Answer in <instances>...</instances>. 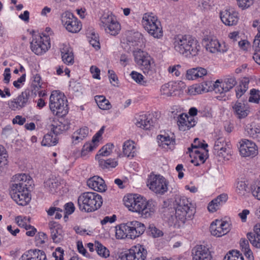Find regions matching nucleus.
<instances>
[{
	"instance_id": "nucleus-1",
	"label": "nucleus",
	"mask_w": 260,
	"mask_h": 260,
	"mask_svg": "<svg viewBox=\"0 0 260 260\" xmlns=\"http://www.w3.org/2000/svg\"><path fill=\"white\" fill-rule=\"evenodd\" d=\"M125 206L129 211L138 213L143 218L151 217L156 210V202L152 200L147 201L137 194H129L124 197Z\"/></svg>"
},
{
	"instance_id": "nucleus-2",
	"label": "nucleus",
	"mask_w": 260,
	"mask_h": 260,
	"mask_svg": "<svg viewBox=\"0 0 260 260\" xmlns=\"http://www.w3.org/2000/svg\"><path fill=\"white\" fill-rule=\"evenodd\" d=\"M175 50L186 57L196 56L200 50V45L197 40L190 35H177L174 38Z\"/></svg>"
},
{
	"instance_id": "nucleus-3",
	"label": "nucleus",
	"mask_w": 260,
	"mask_h": 260,
	"mask_svg": "<svg viewBox=\"0 0 260 260\" xmlns=\"http://www.w3.org/2000/svg\"><path fill=\"white\" fill-rule=\"evenodd\" d=\"M145 230L144 224L137 221H133L116 227L115 235L117 239L127 238L134 239L142 235Z\"/></svg>"
},
{
	"instance_id": "nucleus-4",
	"label": "nucleus",
	"mask_w": 260,
	"mask_h": 260,
	"mask_svg": "<svg viewBox=\"0 0 260 260\" xmlns=\"http://www.w3.org/2000/svg\"><path fill=\"white\" fill-rule=\"evenodd\" d=\"M102 204L101 196L95 192H84L78 199V205L80 210L85 212L94 211L100 208Z\"/></svg>"
},
{
	"instance_id": "nucleus-5",
	"label": "nucleus",
	"mask_w": 260,
	"mask_h": 260,
	"mask_svg": "<svg viewBox=\"0 0 260 260\" xmlns=\"http://www.w3.org/2000/svg\"><path fill=\"white\" fill-rule=\"evenodd\" d=\"M174 205L175 216L178 220L184 223L186 220L191 218L193 214L192 210L190 209L191 204L186 197L176 195Z\"/></svg>"
},
{
	"instance_id": "nucleus-6",
	"label": "nucleus",
	"mask_w": 260,
	"mask_h": 260,
	"mask_svg": "<svg viewBox=\"0 0 260 260\" xmlns=\"http://www.w3.org/2000/svg\"><path fill=\"white\" fill-rule=\"evenodd\" d=\"M49 107L53 114L59 117L66 115L68 112L66 98L57 91H53L50 96Z\"/></svg>"
},
{
	"instance_id": "nucleus-7",
	"label": "nucleus",
	"mask_w": 260,
	"mask_h": 260,
	"mask_svg": "<svg viewBox=\"0 0 260 260\" xmlns=\"http://www.w3.org/2000/svg\"><path fill=\"white\" fill-rule=\"evenodd\" d=\"M142 23L145 29L154 38L159 39L162 36L163 31L160 22L153 14H144Z\"/></svg>"
},
{
	"instance_id": "nucleus-8",
	"label": "nucleus",
	"mask_w": 260,
	"mask_h": 260,
	"mask_svg": "<svg viewBox=\"0 0 260 260\" xmlns=\"http://www.w3.org/2000/svg\"><path fill=\"white\" fill-rule=\"evenodd\" d=\"M142 23L145 29L154 38L159 39L162 36L163 31L160 22L153 14H144Z\"/></svg>"
},
{
	"instance_id": "nucleus-9",
	"label": "nucleus",
	"mask_w": 260,
	"mask_h": 260,
	"mask_svg": "<svg viewBox=\"0 0 260 260\" xmlns=\"http://www.w3.org/2000/svg\"><path fill=\"white\" fill-rule=\"evenodd\" d=\"M50 47V38L48 36L38 35L33 37L30 42L31 51L37 55L45 53Z\"/></svg>"
},
{
	"instance_id": "nucleus-10",
	"label": "nucleus",
	"mask_w": 260,
	"mask_h": 260,
	"mask_svg": "<svg viewBox=\"0 0 260 260\" xmlns=\"http://www.w3.org/2000/svg\"><path fill=\"white\" fill-rule=\"evenodd\" d=\"M135 61L144 74L151 71L154 61L151 57L146 52L140 49L134 51Z\"/></svg>"
},
{
	"instance_id": "nucleus-11",
	"label": "nucleus",
	"mask_w": 260,
	"mask_h": 260,
	"mask_svg": "<svg viewBox=\"0 0 260 260\" xmlns=\"http://www.w3.org/2000/svg\"><path fill=\"white\" fill-rule=\"evenodd\" d=\"M31 90L26 89L16 99L9 102V108L14 111L20 110L30 103L31 99L36 96Z\"/></svg>"
},
{
	"instance_id": "nucleus-12",
	"label": "nucleus",
	"mask_w": 260,
	"mask_h": 260,
	"mask_svg": "<svg viewBox=\"0 0 260 260\" xmlns=\"http://www.w3.org/2000/svg\"><path fill=\"white\" fill-rule=\"evenodd\" d=\"M61 20L62 24L69 32L76 33L82 28L81 22L70 12L63 13L61 16Z\"/></svg>"
},
{
	"instance_id": "nucleus-13",
	"label": "nucleus",
	"mask_w": 260,
	"mask_h": 260,
	"mask_svg": "<svg viewBox=\"0 0 260 260\" xmlns=\"http://www.w3.org/2000/svg\"><path fill=\"white\" fill-rule=\"evenodd\" d=\"M167 183L160 175L151 174L148 179L147 186L156 193L163 194L168 190Z\"/></svg>"
},
{
	"instance_id": "nucleus-14",
	"label": "nucleus",
	"mask_w": 260,
	"mask_h": 260,
	"mask_svg": "<svg viewBox=\"0 0 260 260\" xmlns=\"http://www.w3.org/2000/svg\"><path fill=\"white\" fill-rule=\"evenodd\" d=\"M101 22L105 31L111 35L115 36L120 30V25L112 15H105L101 17Z\"/></svg>"
},
{
	"instance_id": "nucleus-15",
	"label": "nucleus",
	"mask_w": 260,
	"mask_h": 260,
	"mask_svg": "<svg viewBox=\"0 0 260 260\" xmlns=\"http://www.w3.org/2000/svg\"><path fill=\"white\" fill-rule=\"evenodd\" d=\"M147 251L144 245L138 244L132 247L124 256L126 260H145Z\"/></svg>"
},
{
	"instance_id": "nucleus-16",
	"label": "nucleus",
	"mask_w": 260,
	"mask_h": 260,
	"mask_svg": "<svg viewBox=\"0 0 260 260\" xmlns=\"http://www.w3.org/2000/svg\"><path fill=\"white\" fill-rule=\"evenodd\" d=\"M210 230L213 236L221 237L230 231V224L227 221L216 219L211 223Z\"/></svg>"
},
{
	"instance_id": "nucleus-17",
	"label": "nucleus",
	"mask_w": 260,
	"mask_h": 260,
	"mask_svg": "<svg viewBox=\"0 0 260 260\" xmlns=\"http://www.w3.org/2000/svg\"><path fill=\"white\" fill-rule=\"evenodd\" d=\"M239 151L243 157H254L258 153L257 146L254 142L247 139L242 140Z\"/></svg>"
},
{
	"instance_id": "nucleus-18",
	"label": "nucleus",
	"mask_w": 260,
	"mask_h": 260,
	"mask_svg": "<svg viewBox=\"0 0 260 260\" xmlns=\"http://www.w3.org/2000/svg\"><path fill=\"white\" fill-rule=\"evenodd\" d=\"M220 17L222 22L229 26L236 25L239 19L238 13L233 9H226L221 11Z\"/></svg>"
},
{
	"instance_id": "nucleus-19",
	"label": "nucleus",
	"mask_w": 260,
	"mask_h": 260,
	"mask_svg": "<svg viewBox=\"0 0 260 260\" xmlns=\"http://www.w3.org/2000/svg\"><path fill=\"white\" fill-rule=\"evenodd\" d=\"M206 48L209 52L215 53L219 52L224 53L228 50V47L224 42L220 43L216 38H211L208 40L206 44Z\"/></svg>"
},
{
	"instance_id": "nucleus-20",
	"label": "nucleus",
	"mask_w": 260,
	"mask_h": 260,
	"mask_svg": "<svg viewBox=\"0 0 260 260\" xmlns=\"http://www.w3.org/2000/svg\"><path fill=\"white\" fill-rule=\"evenodd\" d=\"M193 260H212V256L208 248L204 246L198 245L192 250Z\"/></svg>"
},
{
	"instance_id": "nucleus-21",
	"label": "nucleus",
	"mask_w": 260,
	"mask_h": 260,
	"mask_svg": "<svg viewBox=\"0 0 260 260\" xmlns=\"http://www.w3.org/2000/svg\"><path fill=\"white\" fill-rule=\"evenodd\" d=\"M153 116L150 114H142L136 117V125L144 129H149L153 126Z\"/></svg>"
},
{
	"instance_id": "nucleus-22",
	"label": "nucleus",
	"mask_w": 260,
	"mask_h": 260,
	"mask_svg": "<svg viewBox=\"0 0 260 260\" xmlns=\"http://www.w3.org/2000/svg\"><path fill=\"white\" fill-rule=\"evenodd\" d=\"M232 108L235 115L240 119L246 117L250 112L249 107L239 101L233 105Z\"/></svg>"
},
{
	"instance_id": "nucleus-23",
	"label": "nucleus",
	"mask_w": 260,
	"mask_h": 260,
	"mask_svg": "<svg viewBox=\"0 0 260 260\" xmlns=\"http://www.w3.org/2000/svg\"><path fill=\"white\" fill-rule=\"evenodd\" d=\"M184 83L180 81L178 83L170 82L162 85L161 86L160 92L162 95L165 97L173 96L175 94V91L177 90L178 86H181Z\"/></svg>"
},
{
	"instance_id": "nucleus-24",
	"label": "nucleus",
	"mask_w": 260,
	"mask_h": 260,
	"mask_svg": "<svg viewBox=\"0 0 260 260\" xmlns=\"http://www.w3.org/2000/svg\"><path fill=\"white\" fill-rule=\"evenodd\" d=\"M70 126L68 120L61 118L60 120L54 121L51 124V130L55 135L57 136L68 130Z\"/></svg>"
},
{
	"instance_id": "nucleus-25",
	"label": "nucleus",
	"mask_w": 260,
	"mask_h": 260,
	"mask_svg": "<svg viewBox=\"0 0 260 260\" xmlns=\"http://www.w3.org/2000/svg\"><path fill=\"white\" fill-rule=\"evenodd\" d=\"M87 185L93 190L103 192L106 189V185L104 180L99 176H93L87 181Z\"/></svg>"
},
{
	"instance_id": "nucleus-26",
	"label": "nucleus",
	"mask_w": 260,
	"mask_h": 260,
	"mask_svg": "<svg viewBox=\"0 0 260 260\" xmlns=\"http://www.w3.org/2000/svg\"><path fill=\"white\" fill-rule=\"evenodd\" d=\"M51 238L54 242L58 243L63 239V232L61 226L56 222H50Z\"/></svg>"
},
{
	"instance_id": "nucleus-27",
	"label": "nucleus",
	"mask_w": 260,
	"mask_h": 260,
	"mask_svg": "<svg viewBox=\"0 0 260 260\" xmlns=\"http://www.w3.org/2000/svg\"><path fill=\"white\" fill-rule=\"evenodd\" d=\"M30 182H31V180L29 176L26 175L25 174H19L13 177L11 184L20 186V187L24 188V187L30 185Z\"/></svg>"
},
{
	"instance_id": "nucleus-28",
	"label": "nucleus",
	"mask_w": 260,
	"mask_h": 260,
	"mask_svg": "<svg viewBox=\"0 0 260 260\" xmlns=\"http://www.w3.org/2000/svg\"><path fill=\"white\" fill-rule=\"evenodd\" d=\"M129 46L142 48L145 46V40L143 35L139 32H135L127 38Z\"/></svg>"
},
{
	"instance_id": "nucleus-29",
	"label": "nucleus",
	"mask_w": 260,
	"mask_h": 260,
	"mask_svg": "<svg viewBox=\"0 0 260 260\" xmlns=\"http://www.w3.org/2000/svg\"><path fill=\"white\" fill-rule=\"evenodd\" d=\"M22 192L18 194H14L12 198L18 205L20 206H26L31 200V196L28 190H23Z\"/></svg>"
},
{
	"instance_id": "nucleus-30",
	"label": "nucleus",
	"mask_w": 260,
	"mask_h": 260,
	"mask_svg": "<svg viewBox=\"0 0 260 260\" xmlns=\"http://www.w3.org/2000/svg\"><path fill=\"white\" fill-rule=\"evenodd\" d=\"M228 199L226 194L223 193L213 200L208 205V209L209 212H214L219 209V207L224 203Z\"/></svg>"
},
{
	"instance_id": "nucleus-31",
	"label": "nucleus",
	"mask_w": 260,
	"mask_h": 260,
	"mask_svg": "<svg viewBox=\"0 0 260 260\" xmlns=\"http://www.w3.org/2000/svg\"><path fill=\"white\" fill-rule=\"evenodd\" d=\"M88 128L87 127L81 128L75 131L72 135V143L77 144L82 141L88 135Z\"/></svg>"
},
{
	"instance_id": "nucleus-32",
	"label": "nucleus",
	"mask_w": 260,
	"mask_h": 260,
	"mask_svg": "<svg viewBox=\"0 0 260 260\" xmlns=\"http://www.w3.org/2000/svg\"><path fill=\"white\" fill-rule=\"evenodd\" d=\"M123 154L128 157H134L136 154V147L133 141L127 140L123 145Z\"/></svg>"
},
{
	"instance_id": "nucleus-33",
	"label": "nucleus",
	"mask_w": 260,
	"mask_h": 260,
	"mask_svg": "<svg viewBox=\"0 0 260 260\" xmlns=\"http://www.w3.org/2000/svg\"><path fill=\"white\" fill-rule=\"evenodd\" d=\"M232 146L230 143L226 145V146H223L220 150L216 152L213 150L214 155L218 156L224 159L229 160L232 154Z\"/></svg>"
},
{
	"instance_id": "nucleus-34",
	"label": "nucleus",
	"mask_w": 260,
	"mask_h": 260,
	"mask_svg": "<svg viewBox=\"0 0 260 260\" xmlns=\"http://www.w3.org/2000/svg\"><path fill=\"white\" fill-rule=\"evenodd\" d=\"M19 260H46L45 252L40 250H35L30 256L28 255H22Z\"/></svg>"
},
{
	"instance_id": "nucleus-35",
	"label": "nucleus",
	"mask_w": 260,
	"mask_h": 260,
	"mask_svg": "<svg viewBox=\"0 0 260 260\" xmlns=\"http://www.w3.org/2000/svg\"><path fill=\"white\" fill-rule=\"evenodd\" d=\"M94 100L99 108L102 110H107L112 107L110 102L104 95H96Z\"/></svg>"
},
{
	"instance_id": "nucleus-36",
	"label": "nucleus",
	"mask_w": 260,
	"mask_h": 260,
	"mask_svg": "<svg viewBox=\"0 0 260 260\" xmlns=\"http://www.w3.org/2000/svg\"><path fill=\"white\" fill-rule=\"evenodd\" d=\"M249 81L248 78H243L240 84L236 88V95L237 98H240L248 88Z\"/></svg>"
},
{
	"instance_id": "nucleus-37",
	"label": "nucleus",
	"mask_w": 260,
	"mask_h": 260,
	"mask_svg": "<svg viewBox=\"0 0 260 260\" xmlns=\"http://www.w3.org/2000/svg\"><path fill=\"white\" fill-rule=\"evenodd\" d=\"M247 238L250 243L255 248L260 249V233L253 231L247 234Z\"/></svg>"
},
{
	"instance_id": "nucleus-38",
	"label": "nucleus",
	"mask_w": 260,
	"mask_h": 260,
	"mask_svg": "<svg viewBox=\"0 0 260 260\" xmlns=\"http://www.w3.org/2000/svg\"><path fill=\"white\" fill-rule=\"evenodd\" d=\"M240 246L247 258L249 260H254L253 253L249 248L248 240L242 239L240 241Z\"/></svg>"
},
{
	"instance_id": "nucleus-39",
	"label": "nucleus",
	"mask_w": 260,
	"mask_h": 260,
	"mask_svg": "<svg viewBox=\"0 0 260 260\" xmlns=\"http://www.w3.org/2000/svg\"><path fill=\"white\" fill-rule=\"evenodd\" d=\"M59 184L60 183L55 178H50L44 182L45 187L52 193L56 192Z\"/></svg>"
},
{
	"instance_id": "nucleus-40",
	"label": "nucleus",
	"mask_w": 260,
	"mask_h": 260,
	"mask_svg": "<svg viewBox=\"0 0 260 260\" xmlns=\"http://www.w3.org/2000/svg\"><path fill=\"white\" fill-rule=\"evenodd\" d=\"M221 83L224 87V91H229L237 84L236 78L233 76H228L221 81Z\"/></svg>"
},
{
	"instance_id": "nucleus-41",
	"label": "nucleus",
	"mask_w": 260,
	"mask_h": 260,
	"mask_svg": "<svg viewBox=\"0 0 260 260\" xmlns=\"http://www.w3.org/2000/svg\"><path fill=\"white\" fill-rule=\"evenodd\" d=\"M56 136H57L55 135L53 137V135L49 134L45 135L42 141V145L47 147L55 145L58 142V139Z\"/></svg>"
},
{
	"instance_id": "nucleus-42",
	"label": "nucleus",
	"mask_w": 260,
	"mask_h": 260,
	"mask_svg": "<svg viewBox=\"0 0 260 260\" xmlns=\"http://www.w3.org/2000/svg\"><path fill=\"white\" fill-rule=\"evenodd\" d=\"M41 80V78L40 76L38 74H36L34 76V80L30 87L27 88L31 90L32 93L36 95L37 93L39 92V89L42 87V84L40 83Z\"/></svg>"
},
{
	"instance_id": "nucleus-43",
	"label": "nucleus",
	"mask_w": 260,
	"mask_h": 260,
	"mask_svg": "<svg viewBox=\"0 0 260 260\" xmlns=\"http://www.w3.org/2000/svg\"><path fill=\"white\" fill-rule=\"evenodd\" d=\"M61 57L64 63L69 64L74 63V55L72 51L69 49H63L61 51Z\"/></svg>"
},
{
	"instance_id": "nucleus-44",
	"label": "nucleus",
	"mask_w": 260,
	"mask_h": 260,
	"mask_svg": "<svg viewBox=\"0 0 260 260\" xmlns=\"http://www.w3.org/2000/svg\"><path fill=\"white\" fill-rule=\"evenodd\" d=\"M186 117L187 114H181L179 115L178 118L177 124L180 131H185L189 129Z\"/></svg>"
},
{
	"instance_id": "nucleus-45",
	"label": "nucleus",
	"mask_w": 260,
	"mask_h": 260,
	"mask_svg": "<svg viewBox=\"0 0 260 260\" xmlns=\"http://www.w3.org/2000/svg\"><path fill=\"white\" fill-rule=\"evenodd\" d=\"M99 159V166L103 169H108L110 168H115L117 165V162L113 159H108L104 160L102 158Z\"/></svg>"
},
{
	"instance_id": "nucleus-46",
	"label": "nucleus",
	"mask_w": 260,
	"mask_h": 260,
	"mask_svg": "<svg viewBox=\"0 0 260 260\" xmlns=\"http://www.w3.org/2000/svg\"><path fill=\"white\" fill-rule=\"evenodd\" d=\"M223 260H244V258L239 251L233 250L226 254Z\"/></svg>"
},
{
	"instance_id": "nucleus-47",
	"label": "nucleus",
	"mask_w": 260,
	"mask_h": 260,
	"mask_svg": "<svg viewBox=\"0 0 260 260\" xmlns=\"http://www.w3.org/2000/svg\"><path fill=\"white\" fill-rule=\"evenodd\" d=\"M15 220L19 226L24 228L26 230H28L31 228V225L28 224L29 223V218L21 216H17L15 218Z\"/></svg>"
},
{
	"instance_id": "nucleus-48",
	"label": "nucleus",
	"mask_w": 260,
	"mask_h": 260,
	"mask_svg": "<svg viewBox=\"0 0 260 260\" xmlns=\"http://www.w3.org/2000/svg\"><path fill=\"white\" fill-rule=\"evenodd\" d=\"M246 131L250 137L255 139L260 135V128L252 125L246 126Z\"/></svg>"
},
{
	"instance_id": "nucleus-49",
	"label": "nucleus",
	"mask_w": 260,
	"mask_h": 260,
	"mask_svg": "<svg viewBox=\"0 0 260 260\" xmlns=\"http://www.w3.org/2000/svg\"><path fill=\"white\" fill-rule=\"evenodd\" d=\"M130 75L132 78L137 83L142 85H147V82L144 80V77L141 74L136 71H132Z\"/></svg>"
},
{
	"instance_id": "nucleus-50",
	"label": "nucleus",
	"mask_w": 260,
	"mask_h": 260,
	"mask_svg": "<svg viewBox=\"0 0 260 260\" xmlns=\"http://www.w3.org/2000/svg\"><path fill=\"white\" fill-rule=\"evenodd\" d=\"M252 195L257 200H260V180L254 182L250 186Z\"/></svg>"
},
{
	"instance_id": "nucleus-51",
	"label": "nucleus",
	"mask_w": 260,
	"mask_h": 260,
	"mask_svg": "<svg viewBox=\"0 0 260 260\" xmlns=\"http://www.w3.org/2000/svg\"><path fill=\"white\" fill-rule=\"evenodd\" d=\"M114 147V145L113 144H107V145L104 146L99 151V154H98L96 156V158L97 157H99V156H108L110 155L111 152H112V149Z\"/></svg>"
},
{
	"instance_id": "nucleus-52",
	"label": "nucleus",
	"mask_w": 260,
	"mask_h": 260,
	"mask_svg": "<svg viewBox=\"0 0 260 260\" xmlns=\"http://www.w3.org/2000/svg\"><path fill=\"white\" fill-rule=\"evenodd\" d=\"M97 146L98 144L95 143H93L92 141L91 142L85 143L83 146L81 151V155H86L88 152L92 151Z\"/></svg>"
},
{
	"instance_id": "nucleus-53",
	"label": "nucleus",
	"mask_w": 260,
	"mask_h": 260,
	"mask_svg": "<svg viewBox=\"0 0 260 260\" xmlns=\"http://www.w3.org/2000/svg\"><path fill=\"white\" fill-rule=\"evenodd\" d=\"M96 250L98 254L103 257L106 258L109 256V250L99 242L96 244Z\"/></svg>"
},
{
	"instance_id": "nucleus-54",
	"label": "nucleus",
	"mask_w": 260,
	"mask_h": 260,
	"mask_svg": "<svg viewBox=\"0 0 260 260\" xmlns=\"http://www.w3.org/2000/svg\"><path fill=\"white\" fill-rule=\"evenodd\" d=\"M248 187L244 181H239L237 184L236 191L241 196H244L247 192Z\"/></svg>"
},
{
	"instance_id": "nucleus-55",
	"label": "nucleus",
	"mask_w": 260,
	"mask_h": 260,
	"mask_svg": "<svg viewBox=\"0 0 260 260\" xmlns=\"http://www.w3.org/2000/svg\"><path fill=\"white\" fill-rule=\"evenodd\" d=\"M260 100V91L255 89L250 90V95L248 101L258 103Z\"/></svg>"
},
{
	"instance_id": "nucleus-56",
	"label": "nucleus",
	"mask_w": 260,
	"mask_h": 260,
	"mask_svg": "<svg viewBox=\"0 0 260 260\" xmlns=\"http://www.w3.org/2000/svg\"><path fill=\"white\" fill-rule=\"evenodd\" d=\"M211 88L216 93L226 92V91H224V87L223 86L221 81H220L219 80H217L214 83H212Z\"/></svg>"
},
{
	"instance_id": "nucleus-57",
	"label": "nucleus",
	"mask_w": 260,
	"mask_h": 260,
	"mask_svg": "<svg viewBox=\"0 0 260 260\" xmlns=\"http://www.w3.org/2000/svg\"><path fill=\"white\" fill-rule=\"evenodd\" d=\"M229 142H227L224 138H219L215 142L213 150H215L216 152H218L219 150L223 148V146H226V145L229 144Z\"/></svg>"
},
{
	"instance_id": "nucleus-58",
	"label": "nucleus",
	"mask_w": 260,
	"mask_h": 260,
	"mask_svg": "<svg viewBox=\"0 0 260 260\" xmlns=\"http://www.w3.org/2000/svg\"><path fill=\"white\" fill-rule=\"evenodd\" d=\"M23 190H28V187H24V188L20 187V186H16L14 184L10 185V194L12 198L14 194H18L21 193Z\"/></svg>"
},
{
	"instance_id": "nucleus-59",
	"label": "nucleus",
	"mask_w": 260,
	"mask_h": 260,
	"mask_svg": "<svg viewBox=\"0 0 260 260\" xmlns=\"http://www.w3.org/2000/svg\"><path fill=\"white\" fill-rule=\"evenodd\" d=\"M158 138L161 141L162 145L169 146L171 144L173 145L175 143V139L170 138L169 136L160 135L158 136Z\"/></svg>"
},
{
	"instance_id": "nucleus-60",
	"label": "nucleus",
	"mask_w": 260,
	"mask_h": 260,
	"mask_svg": "<svg viewBox=\"0 0 260 260\" xmlns=\"http://www.w3.org/2000/svg\"><path fill=\"white\" fill-rule=\"evenodd\" d=\"M149 231L152 236L154 238H157L163 235V232L155 227L154 225H150L149 227Z\"/></svg>"
},
{
	"instance_id": "nucleus-61",
	"label": "nucleus",
	"mask_w": 260,
	"mask_h": 260,
	"mask_svg": "<svg viewBox=\"0 0 260 260\" xmlns=\"http://www.w3.org/2000/svg\"><path fill=\"white\" fill-rule=\"evenodd\" d=\"M89 43L96 49L100 48L99 37L94 33L91 34V39L89 40Z\"/></svg>"
},
{
	"instance_id": "nucleus-62",
	"label": "nucleus",
	"mask_w": 260,
	"mask_h": 260,
	"mask_svg": "<svg viewBox=\"0 0 260 260\" xmlns=\"http://www.w3.org/2000/svg\"><path fill=\"white\" fill-rule=\"evenodd\" d=\"M64 251L61 247H57L55 251L53 252L52 255L55 257V260H63Z\"/></svg>"
},
{
	"instance_id": "nucleus-63",
	"label": "nucleus",
	"mask_w": 260,
	"mask_h": 260,
	"mask_svg": "<svg viewBox=\"0 0 260 260\" xmlns=\"http://www.w3.org/2000/svg\"><path fill=\"white\" fill-rule=\"evenodd\" d=\"M238 6L243 9L247 8L253 4L254 0H237Z\"/></svg>"
},
{
	"instance_id": "nucleus-64",
	"label": "nucleus",
	"mask_w": 260,
	"mask_h": 260,
	"mask_svg": "<svg viewBox=\"0 0 260 260\" xmlns=\"http://www.w3.org/2000/svg\"><path fill=\"white\" fill-rule=\"evenodd\" d=\"M37 243L40 244H43L46 243L48 241L47 235L43 232H39L36 239Z\"/></svg>"
}]
</instances>
